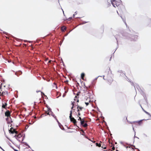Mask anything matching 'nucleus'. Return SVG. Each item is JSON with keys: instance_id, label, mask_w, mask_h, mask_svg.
Masks as SVG:
<instances>
[{"instance_id": "6", "label": "nucleus", "mask_w": 151, "mask_h": 151, "mask_svg": "<svg viewBox=\"0 0 151 151\" xmlns=\"http://www.w3.org/2000/svg\"><path fill=\"white\" fill-rule=\"evenodd\" d=\"M6 119L8 123L11 124L12 122V121L11 116L6 118Z\"/></svg>"}, {"instance_id": "32", "label": "nucleus", "mask_w": 151, "mask_h": 151, "mask_svg": "<svg viewBox=\"0 0 151 151\" xmlns=\"http://www.w3.org/2000/svg\"><path fill=\"white\" fill-rule=\"evenodd\" d=\"M14 151H18V150H14Z\"/></svg>"}, {"instance_id": "39", "label": "nucleus", "mask_w": 151, "mask_h": 151, "mask_svg": "<svg viewBox=\"0 0 151 151\" xmlns=\"http://www.w3.org/2000/svg\"><path fill=\"white\" fill-rule=\"evenodd\" d=\"M104 151H107V150H104Z\"/></svg>"}, {"instance_id": "10", "label": "nucleus", "mask_w": 151, "mask_h": 151, "mask_svg": "<svg viewBox=\"0 0 151 151\" xmlns=\"http://www.w3.org/2000/svg\"><path fill=\"white\" fill-rule=\"evenodd\" d=\"M8 133V136H7L6 135V136L7 138L9 139V138L11 137V136H12L13 137H14V135L15 134H12L10 133Z\"/></svg>"}, {"instance_id": "29", "label": "nucleus", "mask_w": 151, "mask_h": 151, "mask_svg": "<svg viewBox=\"0 0 151 151\" xmlns=\"http://www.w3.org/2000/svg\"><path fill=\"white\" fill-rule=\"evenodd\" d=\"M85 103L87 106L89 104V102H85Z\"/></svg>"}, {"instance_id": "15", "label": "nucleus", "mask_w": 151, "mask_h": 151, "mask_svg": "<svg viewBox=\"0 0 151 151\" xmlns=\"http://www.w3.org/2000/svg\"><path fill=\"white\" fill-rule=\"evenodd\" d=\"M113 79L111 77H110L108 80V83L109 85H111L113 81Z\"/></svg>"}, {"instance_id": "13", "label": "nucleus", "mask_w": 151, "mask_h": 151, "mask_svg": "<svg viewBox=\"0 0 151 151\" xmlns=\"http://www.w3.org/2000/svg\"><path fill=\"white\" fill-rule=\"evenodd\" d=\"M8 94V93L7 91H2V92H1V94H0V96H4L5 95H7Z\"/></svg>"}, {"instance_id": "8", "label": "nucleus", "mask_w": 151, "mask_h": 151, "mask_svg": "<svg viewBox=\"0 0 151 151\" xmlns=\"http://www.w3.org/2000/svg\"><path fill=\"white\" fill-rule=\"evenodd\" d=\"M80 93V92H79L77 93L74 99V101H76V102L77 103L79 102V100L78 99V98L79 97H78V96H79V94Z\"/></svg>"}, {"instance_id": "7", "label": "nucleus", "mask_w": 151, "mask_h": 151, "mask_svg": "<svg viewBox=\"0 0 151 151\" xmlns=\"http://www.w3.org/2000/svg\"><path fill=\"white\" fill-rule=\"evenodd\" d=\"M11 113L9 110H7L4 113L5 116L8 117H9L10 116Z\"/></svg>"}, {"instance_id": "26", "label": "nucleus", "mask_w": 151, "mask_h": 151, "mask_svg": "<svg viewBox=\"0 0 151 151\" xmlns=\"http://www.w3.org/2000/svg\"><path fill=\"white\" fill-rule=\"evenodd\" d=\"M77 14V12H75V14H73V17H75V15L76 14Z\"/></svg>"}, {"instance_id": "18", "label": "nucleus", "mask_w": 151, "mask_h": 151, "mask_svg": "<svg viewBox=\"0 0 151 151\" xmlns=\"http://www.w3.org/2000/svg\"><path fill=\"white\" fill-rule=\"evenodd\" d=\"M66 27L64 26L62 27L61 28V30L62 31H64L65 30H66Z\"/></svg>"}, {"instance_id": "37", "label": "nucleus", "mask_w": 151, "mask_h": 151, "mask_svg": "<svg viewBox=\"0 0 151 151\" xmlns=\"http://www.w3.org/2000/svg\"><path fill=\"white\" fill-rule=\"evenodd\" d=\"M43 94L44 95H45V94H44V93H43Z\"/></svg>"}, {"instance_id": "22", "label": "nucleus", "mask_w": 151, "mask_h": 151, "mask_svg": "<svg viewBox=\"0 0 151 151\" xmlns=\"http://www.w3.org/2000/svg\"><path fill=\"white\" fill-rule=\"evenodd\" d=\"M52 116L57 121H58V120L56 118V116H55V114H53V115H52Z\"/></svg>"}, {"instance_id": "33", "label": "nucleus", "mask_w": 151, "mask_h": 151, "mask_svg": "<svg viewBox=\"0 0 151 151\" xmlns=\"http://www.w3.org/2000/svg\"><path fill=\"white\" fill-rule=\"evenodd\" d=\"M62 11H63V14H64V11H63V10L62 9Z\"/></svg>"}, {"instance_id": "35", "label": "nucleus", "mask_w": 151, "mask_h": 151, "mask_svg": "<svg viewBox=\"0 0 151 151\" xmlns=\"http://www.w3.org/2000/svg\"><path fill=\"white\" fill-rule=\"evenodd\" d=\"M83 133V134H83V135H84V134H84V133Z\"/></svg>"}, {"instance_id": "3", "label": "nucleus", "mask_w": 151, "mask_h": 151, "mask_svg": "<svg viewBox=\"0 0 151 151\" xmlns=\"http://www.w3.org/2000/svg\"><path fill=\"white\" fill-rule=\"evenodd\" d=\"M80 124L81 125L84 127H86L88 126L87 123H86V122L85 121V120L84 119L82 120H81L80 121Z\"/></svg>"}, {"instance_id": "36", "label": "nucleus", "mask_w": 151, "mask_h": 151, "mask_svg": "<svg viewBox=\"0 0 151 151\" xmlns=\"http://www.w3.org/2000/svg\"><path fill=\"white\" fill-rule=\"evenodd\" d=\"M63 19L64 20H65V19Z\"/></svg>"}, {"instance_id": "31", "label": "nucleus", "mask_w": 151, "mask_h": 151, "mask_svg": "<svg viewBox=\"0 0 151 151\" xmlns=\"http://www.w3.org/2000/svg\"><path fill=\"white\" fill-rule=\"evenodd\" d=\"M112 150H115V147L114 146L113 147H112Z\"/></svg>"}, {"instance_id": "28", "label": "nucleus", "mask_w": 151, "mask_h": 151, "mask_svg": "<svg viewBox=\"0 0 151 151\" xmlns=\"http://www.w3.org/2000/svg\"><path fill=\"white\" fill-rule=\"evenodd\" d=\"M78 116H80V115H81V114L80 113V111H78Z\"/></svg>"}, {"instance_id": "19", "label": "nucleus", "mask_w": 151, "mask_h": 151, "mask_svg": "<svg viewBox=\"0 0 151 151\" xmlns=\"http://www.w3.org/2000/svg\"><path fill=\"white\" fill-rule=\"evenodd\" d=\"M49 111H50V114L49 116H52V115H53L54 114H53V112L51 111V109H50V108H49Z\"/></svg>"}, {"instance_id": "34", "label": "nucleus", "mask_w": 151, "mask_h": 151, "mask_svg": "<svg viewBox=\"0 0 151 151\" xmlns=\"http://www.w3.org/2000/svg\"><path fill=\"white\" fill-rule=\"evenodd\" d=\"M109 133L110 134V135H112L111 134V133Z\"/></svg>"}, {"instance_id": "20", "label": "nucleus", "mask_w": 151, "mask_h": 151, "mask_svg": "<svg viewBox=\"0 0 151 151\" xmlns=\"http://www.w3.org/2000/svg\"><path fill=\"white\" fill-rule=\"evenodd\" d=\"M96 146H98L99 147H101V143H96Z\"/></svg>"}, {"instance_id": "17", "label": "nucleus", "mask_w": 151, "mask_h": 151, "mask_svg": "<svg viewBox=\"0 0 151 151\" xmlns=\"http://www.w3.org/2000/svg\"><path fill=\"white\" fill-rule=\"evenodd\" d=\"M22 72L20 71H19L17 72H16L15 75H17V76H19V75H21L22 74Z\"/></svg>"}, {"instance_id": "16", "label": "nucleus", "mask_w": 151, "mask_h": 151, "mask_svg": "<svg viewBox=\"0 0 151 151\" xmlns=\"http://www.w3.org/2000/svg\"><path fill=\"white\" fill-rule=\"evenodd\" d=\"M50 113V111H49V109H48V110L47 111H45V114H43L42 115V116H46V114H47V115H49Z\"/></svg>"}, {"instance_id": "1", "label": "nucleus", "mask_w": 151, "mask_h": 151, "mask_svg": "<svg viewBox=\"0 0 151 151\" xmlns=\"http://www.w3.org/2000/svg\"><path fill=\"white\" fill-rule=\"evenodd\" d=\"M10 133L14 134V137L19 142H22L24 139V135L23 134V133Z\"/></svg>"}, {"instance_id": "12", "label": "nucleus", "mask_w": 151, "mask_h": 151, "mask_svg": "<svg viewBox=\"0 0 151 151\" xmlns=\"http://www.w3.org/2000/svg\"><path fill=\"white\" fill-rule=\"evenodd\" d=\"M9 130V132H18V131H16V129L13 128L12 127H11Z\"/></svg>"}, {"instance_id": "5", "label": "nucleus", "mask_w": 151, "mask_h": 151, "mask_svg": "<svg viewBox=\"0 0 151 151\" xmlns=\"http://www.w3.org/2000/svg\"><path fill=\"white\" fill-rule=\"evenodd\" d=\"M111 2L113 6L115 7L116 6H117L119 5L118 2L115 0H112Z\"/></svg>"}, {"instance_id": "24", "label": "nucleus", "mask_w": 151, "mask_h": 151, "mask_svg": "<svg viewBox=\"0 0 151 151\" xmlns=\"http://www.w3.org/2000/svg\"><path fill=\"white\" fill-rule=\"evenodd\" d=\"M101 147L104 149H106V147L105 145H104V146H102Z\"/></svg>"}, {"instance_id": "4", "label": "nucleus", "mask_w": 151, "mask_h": 151, "mask_svg": "<svg viewBox=\"0 0 151 151\" xmlns=\"http://www.w3.org/2000/svg\"><path fill=\"white\" fill-rule=\"evenodd\" d=\"M7 104L5 101H2V108L6 109L7 108Z\"/></svg>"}, {"instance_id": "38", "label": "nucleus", "mask_w": 151, "mask_h": 151, "mask_svg": "<svg viewBox=\"0 0 151 151\" xmlns=\"http://www.w3.org/2000/svg\"><path fill=\"white\" fill-rule=\"evenodd\" d=\"M66 82H68V81H66Z\"/></svg>"}, {"instance_id": "11", "label": "nucleus", "mask_w": 151, "mask_h": 151, "mask_svg": "<svg viewBox=\"0 0 151 151\" xmlns=\"http://www.w3.org/2000/svg\"><path fill=\"white\" fill-rule=\"evenodd\" d=\"M142 120H140V121H138L135 122H134V124H133V125H132L133 126V125L134 124L137 125H140L142 123Z\"/></svg>"}, {"instance_id": "9", "label": "nucleus", "mask_w": 151, "mask_h": 151, "mask_svg": "<svg viewBox=\"0 0 151 151\" xmlns=\"http://www.w3.org/2000/svg\"><path fill=\"white\" fill-rule=\"evenodd\" d=\"M77 106V111H82L83 109V107L81 106H80L78 104L76 105Z\"/></svg>"}, {"instance_id": "14", "label": "nucleus", "mask_w": 151, "mask_h": 151, "mask_svg": "<svg viewBox=\"0 0 151 151\" xmlns=\"http://www.w3.org/2000/svg\"><path fill=\"white\" fill-rule=\"evenodd\" d=\"M137 36L136 35H133L131 36V41H135L137 39Z\"/></svg>"}, {"instance_id": "21", "label": "nucleus", "mask_w": 151, "mask_h": 151, "mask_svg": "<svg viewBox=\"0 0 151 151\" xmlns=\"http://www.w3.org/2000/svg\"><path fill=\"white\" fill-rule=\"evenodd\" d=\"M81 78L82 79H83L84 78L85 76V74L84 73H82L81 75Z\"/></svg>"}, {"instance_id": "30", "label": "nucleus", "mask_w": 151, "mask_h": 151, "mask_svg": "<svg viewBox=\"0 0 151 151\" xmlns=\"http://www.w3.org/2000/svg\"><path fill=\"white\" fill-rule=\"evenodd\" d=\"M89 140H90V141H91V142H92L93 143L95 142V141H93V140H90V139H89Z\"/></svg>"}, {"instance_id": "27", "label": "nucleus", "mask_w": 151, "mask_h": 151, "mask_svg": "<svg viewBox=\"0 0 151 151\" xmlns=\"http://www.w3.org/2000/svg\"><path fill=\"white\" fill-rule=\"evenodd\" d=\"M101 142V146H104V145H105L104 144V143H102L101 142Z\"/></svg>"}, {"instance_id": "23", "label": "nucleus", "mask_w": 151, "mask_h": 151, "mask_svg": "<svg viewBox=\"0 0 151 151\" xmlns=\"http://www.w3.org/2000/svg\"><path fill=\"white\" fill-rule=\"evenodd\" d=\"M144 111L147 114L149 115H150V113L147 112L145 110H144Z\"/></svg>"}, {"instance_id": "2", "label": "nucleus", "mask_w": 151, "mask_h": 151, "mask_svg": "<svg viewBox=\"0 0 151 151\" xmlns=\"http://www.w3.org/2000/svg\"><path fill=\"white\" fill-rule=\"evenodd\" d=\"M71 102H72V106L71 108L72 110L70 111V114L69 117H70V121L71 122H72L73 124H75L77 122L76 120L73 117H72V109H73V107H74L75 101H73V102L72 101Z\"/></svg>"}, {"instance_id": "25", "label": "nucleus", "mask_w": 151, "mask_h": 151, "mask_svg": "<svg viewBox=\"0 0 151 151\" xmlns=\"http://www.w3.org/2000/svg\"><path fill=\"white\" fill-rule=\"evenodd\" d=\"M83 119H81V117H79V119H78V120H80V121H81V120H83Z\"/></svg>"}]
</instances>
